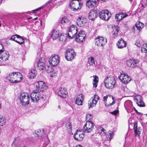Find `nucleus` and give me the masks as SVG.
I'll return each mask as SVG.
<instances>
[{
    "label": "nucleus",
    "instance_id": "1",
    "mask_svg": "<svg viewBox=\"0 0 147 147\" xmlns=\"http://www.w3.org/2000/svg\"><path fill=\"white\" fill-rule=\"evenodd\" d=\"M115 80L113 76H107L104 80L105 86L108 89H112L115 86Z\"/></svg>",
    "mask_w": 147,
    "mask_h": 147
},
{
    "label": "nucleus",
    "instance_id": "2",
    "mask_svg": "<svg viewBox=\"0 0 147 147\" xmlns=\"http://www.w3.org/2000/svg\"><path fill=\"white\" fill-rule=\"evenodd\" d=\"M82 5L80 0H71L69 3L70 8L74 11L80 9Z\"/></svg>",
    "mask_w": 147,
    "mask_h": 147
},
{
    "label": "nucleus",
    "instance_id": "3",
    "mask_svg": "<svg viewBox=\"0 0 147 147\" xmlns=\"http://www.w3.org/2000/svg\"><path fill=\"white\" fill-rule=\"evenodd\" d=\"M3 46L0 42V61H3L7 60L9 57V53L6 51H3Z\"/></svg>",
    "mask_w": 147,
    "mask_h": 147
},
{
    "label": "nucleus",
    "instance_id": "4",
    "mask_svg": "<svg viewBox=\"0 0 147 147\" xmlns=\"http://www.w3.org/2000/svg\"><path fill=\"white\" fill-rule=\"evenodd\" d=\"M30 96L29 94L26 93H23L20 94V100L22 105L26 106L29 104Z\"/></svg>",
    "mask_w": 147,
    "mask_h": 147
},
{
    "label": "nucleus",
    "instance_id": "5",
    "mask_svg": "<svg viewBox=\"0 0 147 147\" xmlns=\"http://www.w3.org/2000/svg\"><path fill=\"white\" fill-rule=\"evenodd\" d=\"M78 29L75 26H71L68 29L67 35L68 38L71 39L74 38L77 33Z\"/></svg>",
    "mask_w": 147,
    "mask_h": 147
},
{
    "label": "nucleus",
    "instance_id": "6",
    "mask_svg": "<svg viewBox=\"0 0 147 147\" xmlns=\"http://www.w3.org/2000/svg\"><path fill=\"white\" fill-rule=\"evenodd\" d=\"M60 60V58L59 55H54L50 57L49 61L50 65L55 66L59 64Z\"/></svg>",
    "mask_w": 147,
    "mask_h": 147
},
{
    "label": "nucleus",
    "instance_id": "7",
    "mask_svg": "<svg viewBox=\"0 0 147 147\" xmlns=\"http://www.w3.org/2000/svg\"><path fill=\"white\" fill-rule=\"evenodd\" d=\"M76 55L74 50L72 49H68L65 54V58L68 61H71L74 59Z\"/></svg>",
    "mask_w": 147,
    "mask_h": 147
},
{
    "label": "nucleus",
    "instance_id": "8",
    "mask_svg": "<svg viewBox=\"0 0 147 147\" xmlns=\"http://www.w3.org/2000/svg\"><path fill=\"white\" fill-rule=\"evenodd\" d=\"M75 40L79 43H81L84 41L86 37V33L83 30H80L77 35H76Z\"/></svg>",
    "mask_w": 147,
    "mask_h": 147
},
{
    "label": "nucleus",
    "instance_id": "9",
    "mask_svg": "<svg viewBox=\"0 0 147 147\" xmlns=\"http://www.w3.org/2000/svg\"><path fill=\"white\" fill-rule=\"evenodd\" d=\"M110 12L107 10H103L99 13V17L101 19L104 20H108L111 17Z\"/></svg>",
    "mask_w": 147,
    "mask_h": 147
},
{
    "label": "nucleus",
    "instance_id": "10",
    "mask_svg": "<svg viewBox=\"0 0 147 147\" xmlns=\"http://www.w3.org/2000/svg\"><path fill=\"white\" fill-rule=\"evenodd\" d=\"M98 96L97 95H94L93 97L91 98L88 103V107L89 109L96 106L98 100Z\"/></svg>",
    "mask_w": 147,
    "mask_h": 147
},
{
    "label": "nucleus",
    "instance_id": "11",
    "mask_svg": "<svg viewBox=\"0 0 147 147\" xmlns=\"http://www.w3.org/2000/svg\"><path fill=\"white\" fill-rule=\"evenodd\" d=\"M95 44L100 47H103L107 42L106 38L98 36L95 40Z\"/></svg>",
    "mask_w": 147,
    "mask_h": 147
},
{
    "label": "nucleus",
    "instance_id": "12",
    "mask_svg": "<svg viewBox=\"0 0 147 147\" xmlns=\"http://www.w3.org/2000/svg\"><path fill=\"white\" fill-rule=\"evenodd\" d=\"M94 125L91 121H86V123L83 127V131L88 133L92 131Z\"/></svg>",
    "mask_w": 147,
    "mask_h": 147
},
{
    "label": "nucleus",
    "instance_id": "13",
    "mask_svg": "<svg viewBox=\"0 0 147 147\" xmlns=\"http://www.w3.org/2000/svg\"><path fill=\"white\" fill-rule=\"evenodd\" d=\"M40 93L37 90L32 91L30 95L31 100L33 102H36L40 98Z\"/></svg>",
    "mask_w": 147,
    "mask_h": 147
},
{
    "label": "nucleus",
    "instance_id": "14",
    "mask_svg": "<svg viewBox=\"0 0 147 147\" xmlns=\"http://www.w3.org/2000/svg\"><path fill=\"white\" fill-rule=\"evenodd\" d=\"M10 40L14 41L20 44H22L24 42V38L22 37L17 34L12 36L10 38Z\"/></svg>",
    "mask_w": 147,
    "mask_h": 147
},
{
    "label": "nucleus",
    "instance_id": "15",
    "mask_svg": "<svg viewBox=\"0 0 147 147\" xmlns=\"http://www.w3.org/2000/svg\"><path fill=\"white\" fill-rule=\"evenodd\" d=\"M118 78L124 84H127L131 80V78L127 74H120Z\"/></svg>",
    "mask_w": 147,
    "mask_h": 147
},
{
    "label": "nucleus",
    "instance_id": "16",
    "mask_svg": "<svg viewBox=\"0 0 147 147\" xmlns=\"http://www.w3.org/2000/svg\"><path fill=\"white\" fill-rule=\"evenodd\" d=\"M84 136L83 131L77 130L76 132L74 134V137L76 140L81 141L83 139Z\"/></svg>",
    "mask_w": 147,
    "mask_h": 147
},
{
    "label": "nucleus",
    "instance_id": "17",
    "mask_svg": "<svg viewBox=\"0 0 147 147\" xmlns=\"http://www.w3.org/2000/svg\"><path fill=\"white\" fill-rule=\"evenodd\" d=\"M36 87L40 91H44L47 88L45 83L42 81L38 82L36 84Z\"/></svg>",
    "mask_w": 147,
    "mask_h": 147
},
{
    "label": "nucleus",
    "instance_id": "18",
    "mask_svg": "<svg viewBox=\"0 0 147 147\" xmlns=\"http://www.w3.org/2000/svg\"><path fill=\"white\" fill-rule=\"evenodd\" d=\"M67 94L66 89L64 88L61 87L58 89L57 95L61 98H66Z\"/></svg>",
    "mask_w": 147,
    "mask_h": 147
},
{
    "label": "nucleus",
    "instance_id": "19",
    "mask_svg": "<svg viewBox=\"0 0 147 147\" xmlns=\"http://www.w3.org/2000/svg\"><path fill=\"white\" fill-rule=\"evenodd\" d=\"M139 62L138 60L129 59L126 61V64L128 66L134 67L138 65Z\"/></svg>",
    "mask_w": 147,
    "mask_h": 147
},
{
    "label": "nucleus",
    "instance_id": "20",
    "mask_svg": "<svg viewBox=\"0 0 147 147\" xmlns=\"http://www.w3.org/2000/svg\"><path fill=\"white\" fill-rule=\"evenodd\" d=\"M134 131L135 136L136 137L138 135L139 137H140L142 131V129L140 127L138 128V123L137 122L135 123L134 124Z\"/></svg>",
    "mask_w": 147,
    "mask_h": 147
},
{
    "label": "nucleus",
    "instance_id": "21",
    "mask_svg": "<svg viewBox=\"0 0 147 147\" xmlns=\"http://www.w3.org/2000/svg\"><path fill=\"white\" fill-rule=\"evenodd\" d=\"M97 10L95 8L92 10L89 13V18L93 20L97 16Z\"/></svg>",
    "mask_w": 147,
    "mask_h": 147
},
{
    "label": "nucleus",
    "instance_id": "22",
    "mask_svg": "<svg viewBox=\"0 0 147 147\" xmlns=\"http://www.w3.org/2000/svg\"><path fill=\"white\" fill-rule=\"evenodd\" d=\"M134 99L136 101V103L138 106L140 107H144L145 104L142 101V97L141 96H137L135 97Z\"/></svg>",
    "mask_w": 147,
    "mask_h": 147
},
{
    "label": "nucleus",
    "instance_id": "23",
    "mask_svg": "<svg viewBox=\"0 0 147 147\" xmlns=\"http://www.w3.org/2000/svg\"><path fill=\"white\" fill-rule=\"evenodd\" d=\"M87 22V20L86 18L79 17L77 20V23L78 25L80 27L85 26Z\"/></svg>",
    "mask_w": 147,
    "mask_h": 147
},
{
    "label": "nucleus",
    "instance_id": "24",
    "mask_svg": "<svg viewBox=\"0 0 147 147\" xmlns=\"http://www.w3.org/2000/svg\"><path fill=\"white\" fill-rule=\"evenodd\" d=\"M15 74H9L8 76H7L6 79L10 83H17L20 82V80H15V78H14Z\"/></svg>",
    "mask_w": 147,
    "mask_h": 147
},
{
    "label": "nucleus",
    "instance_id": "25",
    "mask_svg": "<svg viewBox=\"0 0 147 147\" xmlns=\"http://www.w3.org/2000/svg\"><path fill=\"white\" fill-rule=\"evenodd\" d=\"M117 45L119 49H122L126 47V42L121 38L117 42Z\"/></svg>",
    "mask_w": 147,
    "mask_h": 147
},
{
    "label": "nucleus",
    "instance_id": "26",
    "mask_svg": "<svg viewBox=\"0 0 147 147\" xmlns=\"http://www.w3.org/2000/svg\"><path fill=\"white\" fill-rule=\"evenodd\" d=\"M45 59L43 58H41L40 59L38 63L37 69L38 70L41 71L43 69L45 66Z\"/></svg>",
    "mask_w": 147,
    "mask_h": 147
},
{
    "label": "nucleus",
    "instance_id": "27",
    "mask_svg": "<svg viewBox=\"0 0 147 147\" xmlns=\"http://www.w3.org/2000/svg\"><path fill=\"white\" fill-rule=\"evenodd\" d=\"M96 4V1L95 0H88L86 3V6L89 8H93Z\"/></svg>",
    "mask_w": 147,
    "mask_h": 147
},
{
    "label": "nucleus",
    "instance_id": "28",
    "mask_svg": "<svg viewBox=\"0 0 147 147\" xmlns=\"http://www.w3.org/2000/svg\"><path fill=\"white\" fill-rule=\"evenodd\" d=\"M83 96L82 94H80L76 98V103L78 105H82V101L84 100Z\"/></svg>",
    "mask_w": 147,
    "mask_h": 147
},
{
    "label": "nucleus",
    "instance_id": "29",
    "mask_svg": "<svg viewBox=\"0 0 147 147\" xmlns=\"http://www.w3.org/2000/svg\"><path fill=\"white\" fill-rule=\"evenodd\" d=\"M112 27L113 31L112 32V35L113 37H116L118 34V32L119 31V29L117 26H114Z\"/></svg>",
    "mask_w": 147,
    "mask_h": 147
},
{
    "label": "nucleus",
    "instance_id": "30",
    "mask_svg": "<svg viewBox=\"0 0 147 147\" xmlns=\"http://www.w3.org/2000/svg\"><path fill=\"white\" fill-rule=\"evenodd\" d=\"M59 33V31L57 30H52L51 36L53 40L55 39L58 37Z\"/></svg>",
    "mask_w": 147,
    "mask_h": 147
},
{
    "label": "nucleus",
    "instance_id": "31",
    "mask_svg": "<svg viewBox=\"0 0 147 147\" xmlns=\"http://www.w3.org/2000/svg\"><path fill=\"white\" fill-rule=\"evenodd\" d=\"M94 79H93V87L96 88L97 86V84L98 82V77L96 75H94L93 76Z\"/></svg>",
    "mask_w": 147,
    "mask_h": 147
},
{
    "label": "nucleus",
    "instance_id": "32",
    "mask_svg": "<svg viewBox=\"0 0 147 147\" xmlns=\"http://www.w3.org/2000/svg\"><path fill=\"white\" fill-rule=\"evenodd\" d=\"M135 26L137 30L140 31L144 26V24L140 22H136L135 24Z\"/></svg>",
    "mask_w": 147,
    "mask_h": 147
},
{
    "label": "nucleus",
    "instance_id": "33",
    "mask_svg": "<svg viewBox=\"0 0 147 147\" xmlns=\"http://www.w3.org/2000/svg\"><path fill=\"white\" fill-rule=\"evenodd\" d=\"M44 131L43 129H42L41 130L38 129L35 131V133L38 136L41 137L44 134Z\"/></svg>",
    "mask_w": 147,
    "mask_h": 147
},
{
    "label": "nucleus",
    "instance_id": "34",
    "mask_svg": "<svg viewBox=\"0 0 147 147\" xmlns=\"http://www.w3.org/2000/svg\"><path fill=\"white\" fill-rule=\"evenodd\" d=\"M97 130L98 131L99 133H101V135L102 136H105L106 134L105 130L102 127L100 126L98 127Z\"/></svg>",
    "mask_w": 147,
    "mask_h": 147
},
{
    "label": "nucleus",
    "instance_id": "35",
    "mask_svg": "<svg viewBox=\"0 0 147 147\" xmlns=\"http://www.w3.org/2000/svg\"><path fill=\"white\" fill-rule=\"evenodd\" d=\"M66 130L69 133H70L72 131L71 125L70 123L69 122L67 123L65 125Z\"/></svg>",
    "mask_w": 147,
    "mask_h": 147
},
{
    "label": "nucleus",
    "instance_id": "36",
    "mask_svg": "<svg viewBox=\"0 0 147 147\" xmlns=\"http://www.w3.org/2000/svg\"><path fill=\"white\" fill-rule=\"evenodd\" d=\"M6 122V120L4 117L2 116H0V126L4 125Z\"/></svg>",
    "mask_w": 147,
    "mask_h": 147
},
{
    "label": "nucleus",
    "instance_id": "37",
    "mask_svg": "<svg viewBox=\"0 0 147 147\" xmlns=\"http://www.w3.org/2000/svg\"><path fill=\"white\" fill-rule=\"evenodd\" d=\"M88 63L90 65L94 66L95 65V61L94 57H91L88 59Z\"/></svg>",
    "mask_w": 147,
    "mask_h": 147
},
{
    "label": "nucleus",
    "instance_id": "38",
    "mask_svg": "<svg viewBox=\"0 0 147 147\" xmlns=\"http://www.w3.org/2000/svg\"><path fill=\"white\" fill-rule=\"evenodd\" d=\"M141 51L142 52L147 53V43L144 44L141 48Z\"/></svg>",
    "mask_w": 147,
    "mask_h": 147
},
{
    "label": "nucleus",
    "instance_id": "39",
    "mask_svg": "<svg viewBox=\"0 0 147 147\" xmlns=\"http://www.w3.org/2000/svg\"><path fill=\"white\" fill-rule=\"evenodd\" d=\"M121 13H117L115 15V19L118 21H119L122 19V17L121 16Z\"/></svg>",
    "mask_w": 147,
    "mask_h": 147
},
{
    "label": "nucleus",
    "instance_id": "40",
    "mask_svg": "<svg viewBox=\"0 0 147 147\" xmlns=\"http://www.w3.org/2000/svg\"><path fill=\"white\" fill-rule=\"evenodd\" d=\"M15 75H16V78L15 79L16 80H20V81L22 80L23 76L22 74H15Z\"/></svg>",
    "mask_w": 147,
    "mask_h": 147
},
{
    "label": "nucleus",
    "instance_id": "41",
    "mask_svg": "<svg viewBox=\"0 0 147 147\" xmlns=\"http://www.w3.org/2000/svg\"><path fill=\"white\" fill-rule=\"evenodd\" d=\"M66 36L63 34H60L59 37V40L61 41H65L66 39Z\"/></svg>",
    "mask_w": 147,
    "mask_h": 147
},
{
    "label": "nucleus",
    "instance_id": "42",
    "mask_svg": "<svg viewBox=\"0 0 147 147\" xmlns=\"http://www.w3.org/2000/svg\"><path fill=\"white\" fill-rule=\"evenodd\" d=\"M92 117L91 115L89 114H87L86 115V121H90V120L92 119Z\"/></svg>",
    "mask_w": 147,
    "mask_h": 147
},
{
    "label": "nucleus",
    "instance_id": "43",
    "mask_svg": "<svg viewBox=\"0 0 147 147\" xmlns=\"http://www.w3.org/2000/svg\"><path fill=\"white\" fill-rule=\"evenodd\" d=\"M68 22L67 18L66 17H64L61 20V23L62 24L67 23Z\"/></svg>",
    "mask_w": 147,
    "mask_h": 147
},
{
    "label": "nucleus",
    "instance_id": "44",
    "mask_svg": "<svg viewBox=\"0 0 147 147\" xmlns=\"http://www.w3.org/2000/svg\"><path fill=\"white\" fill-rule=\"evenodd\" d=\"M112 100H113V102H112V103L109 104V105H107V102H104L105 106H112V105H113L115 104V100H114L115 98L113 96H112Z\"/></svg>",
    "mask_w": 147,
    "mask_h": 147
},
{
    "label": "nucleus",
    "instance_id": "45",
    "mask_svg": "<svg viewBox=\"0 0 147 147\" xmlns=\"http://www.w3.org/2000/svg\"><path fill=\"white\" fill-rule=\"evenodd\" d=\"M113 134L114 133L113 132L109 133V134H108V136L107 137V139L110 140L113 137Z\"/></svg>",
    "mask_w": 147,
    "mask_h": 147
},
{
    "label": "nucleus",
    "instance_id": "46",
    "mask_svg": "<svg viewBox=\"0 0 147 147\" xmlns=\"http://www.w3.org/2000/svg\"><path fill=\"white\" fill-rule=\"evenodd\" d=\"M28 77L30 79H34L36 76L35 74H29L28 75Z\"/></svg>",
    "mask_w": 147,
    "mask_h": 147
},
{
    "label": "nucleus",
    "instance_id": "47",
    "mask_svg": "<svg viewBox=\"0 0 147 147\" xmlns=\"http://www.w3.org/2000/svg\"><path fill=\"white\" fill-rule=\"evenodd\" d=\"M108 96L110 98H112V96L111 95H107L104 97H103V101L104 102H106L107 101V99L108 98Z\"/></svg>",
    "mask_w": 147,
    "mask_h": 147
},
{
    "label": "nucleus",
    "instance_id": "48",
    "mask_svg": "<svg viewBox=\"0 0 147 147\" xmlns=\"http://www.w3.org/2000/svg\"><path fill=\"white\" fill-rule=\"evenodd\" d=\"M37 72V71L33 68L31 69L30 70V73L31 74H36Z\"/></svg>",
    "mask_w": 147,
    "mask_h": 147
},
{
    "label": "nucleus",
    "instance_id": "49",
    "mask_svg": "<svg viewBox=\"0 0 147 147\" xmlns=\"http://www.w3.org/2000/svg\"><path fill=\"white\" fill-rule=\"evenodd\" d=\"M119 113V111L118 110H115L114 111L111 112L110 113L111 114H112L114 115H116Z\"/></svg>",
    "mask_w": 147,
    "mask_h": 147
},
{
    "label": "nucleus",
    "instance_id": "50",
    "mask_svg": "<svg viewBox=\"0 0 147 147\" xmlns=\"http://www.w3.org/2000/svg\"><path fill=\"white\" fill-rule=\"evenodd\" d=\"M120 13H121V16L122 17V19L128 16V15L126 13H124L122 12Z\"/></svg>",
    "mask_w": 147,
    "mask_h": 147
},
{
    "label": "nucleus",
    "instance_id": "51",
    "mask_svg": "<svg viewBox=\"0 0 147 147\" xmlns=\"http://www.w3.org/2000/svg\"><path fill=\"white\" fill-rule=\"evenodd\" d=\"M92 140L95 143H97L98 142V139L97 138H92Z\"/></svg>",
    "mask_w": 147,
    "mask_h": 147
},
{
    "label": "nucleus",
    "instance_id": "52",
    "mask_svg": "<svg viewBox=\"0 0 147 147\" xmlns=\"http://www.w3.org/2000/svg\"><path fill=\"white\" fill-rule=\"evenodd\" d=\"M135 45L138 47H140L141 46V45L140 44L139 41H137L135 43Z\"/></svg>",
    "mask_w": 147,
    "mask_h": 147
},
{
    "label": "nucleus",
    "instance_id": "53",
    "mask_svg": "<svg viewBox=\"0 0 147 147\" xmlns=\"http://www.w3.org/2000/svg\"><path fill=\"white\" fill-rule=\"evenodd\" d=\"M16 138H15L14 139V140H13V142L11 144V145H12L15 143V141H16Z\"/></svg>",
    "mask_w": 147,
    "mask_h": 147
},
{
    "label": "nucleus",
    "instance_id": "54",
    "mask_svg": "<svg viewBox=\"0 0 147 147\" xmlns=\"http://www.w3.org/2000/svg\"><path fill=\"white\" fill-rule=\"evenodd\" d=\"M55 74H51L50 76L51 78H55L56 76Z\"/></svg>",
    "mask_w": 147,
    "mask_h": 147
},
{
    "label": "nucleus",
    "instance_id": "55",
    "mask_svg": "<svg viewBox=\"0 0 147 147\" xmlns=\"http://www.w3.org/2000/svg\"><path fill=\"white\" fill-rule=\"evenodd\" d=\"M123 26L125 27H128V25L127 24L124 23L123 24Z\"/></svg>",
    "mask_w": 147,
    "mask_h": 147
},
{
    "label": "nucleus",
    "instance_id": "56",
    "mask_svg": "<svg viewBox=\"0 0 147 147\" xmlns=\"http://www.w3.org/2000/svg\"><path fill=\"white\" fill-rule=\"evenodd\" d=\"M135 111L136 113H137L139 115H140L141 114V113L138 112V111L137 110H136L135 109Z\"/></svg>",
    "mask_w": 147,
    "mask_h": 147
},
{
    "label": "nucleus",
    "instance_id": "57",
    "mask_svg": "<svg viewBox=\"0 0 147 147\" xmlns=\"http://www.w3.org/2000/svg\"><path fill=\"white\" fill-rule=\"evenodd\" d=\"M41 7H39L38 8H37L35 10H34V11H38L39 10H40V9H41Z\"/></svg>",
    "mask_w": 147,
    "mask_h": 147
},
{
    "label": "nucleus",
    "instance_id": "58",
    "mask_svg": "<svg viewBox=\"0 0 147 147\" xmlns=\"http://www.w3.org/2000/svg\"><path fill=\"white\" fill-rule=\"evenodd\" d=\"M12 74H21V73L20 72H12Z\"/></svg>",
    "mask_w": 147,
    "mask_h": 147
},
{
    "label": "nucleus",
    "instance_id": "59",
    "mask_svg": "<svg viewBox=\"0 0 147 147\" xmlns=\"http://www.w3.org/2000/svg\"><path fill=\"white\" fill-rule=\"evenodd\" d=\"M76 147H82V146L80 145H78Z\"/></svg>",
    "mask_w": 147,
    "mask_h": 147
},
{
    "label": "nucleus",
    "instance_id": "60",
    "mask_svg": "<svg viewBox=\"0 0 147 147\" xmlns=\"http://www.w3.org/2000/svg\"><path fill=\"white\" fill-rule=\"evenodd\" d=\"M2 3V0H0V4Z\"/></svg>",
    "mask_w": 147,
    "mask_h": 147
},
{
    "label": "nucleus",
    "instance_id": "61",
    "mask_svg": "<svg viewBox=\"0 0 147 147\" xmlns=\"http://www.w3.org/2000/svg\"><path fill=\"white\" fill-rule=\"evenodd\" d=\"M129 1L130 2V3H131V2H132V0H129Z\"/></svg>",
    "mask_w": 147,
    "mask_h": 147
},
{
    "label": "nucleus",
    "instance_id": "62",
    "mask_svg": "<svg viewBox=\"0 0 147 147\" xmlns=\"http://www.w3.org/2000/svg\"><path fill=\"white\" fill-rule=\"evenodd\" d=\"M145 26L147 28V23H146L145 25Z\"/></svg>",
    "mask_w": 147,
    "mask_h": 147
},
{
    "label": "nucleus",
    "instance_id": "63",
    "mask_svg": "<svg viewBox=\"0 0 147 147\" xmlns=\"http://www.w3.org/2000/svg\"><path fill=\"white\" fill-rule=\"evenodd\" d=\"M41 98H42V100H43V99H44V97H43V96H42V97H41Z\"/></svg>",
    "mask_w": 147,
    "mask_h": 147
},
{
    "label": "nucleus",
    "instance_id": "64",
    "mask_svg": "<svg viewBox=\"0 0 147 147\" xmlns=\"http://www.w3.org/2000/svg\"><path fill=\"white\" fill-rule=\"evenodd\" d=\"M1 108V104H0V109Z\"/></svg>",
    "mask_w": 147,
    "mask_h": 147
}]
</instances>
